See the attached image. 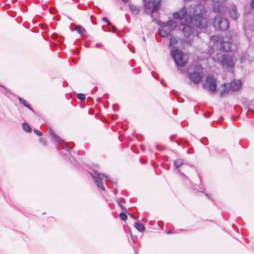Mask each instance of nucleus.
Instances as JSON below:
<instances>
[{"instance_id":"obj_13","label":"nucleus","mask_w":254,"mask_h":254,"mask_svg":"<svg viewBox=\"0 0 254 254\" xmlns=\"http://www.w3.org/2000/svg\"><path fill=\"white\" fill-rule=\"evenodd\" d=\"M242 83L240 80H234L231 82L230 84L231 89L232 91H237L241 87Z\"/></svg>"},{"instance_id":"obj_2","label":"nucleus","mask_w":254,"mask_h":254,"mask_svg":"<svg viewBox=\"0 0 254 254\" xmlns=\"http://www.w3.org/2000/svg\"><path fill=\"white\" fill-rule=\"evenodd\" d=\"M171 55L176 63L179 66L183 67L187 62V56L182 51L178 49H172Z\"/></svg>"},{"instance_id":"obj_24","label":"nucleus","mask_w":254,"mask_h":254,"mask_svg":"<svg viewBox=\"0 0 254 254\" xmlns=\"http://www.w3.org/2000/svg\"><path fill=\"white\" fill-rule=\"evenodd\" d=\"M23 129L26 132L31 131V128L30 126L26 123H24L22 124Z\"/></svg>"},{"instance_id":"obj_7","label":"nucleus","mask_w":254,"mask_h":254,"mask_svg":"<svg viewBox=\"0 0 254 254\" xmlns=\"http://www.w3.org/2000/svg\"><path fill=\"white\" fill-rule=\"evenodd\" d=\"M93 173L94 174L92 173H90V174L92 176L93 179H94V182L96 184L97 187L103 190H105V188L103 187L102 180L103 179V177H104L105 179H108V176H106L105 174H100L99 173H97L96 171H93Z\"/></svg>"},{"instance_id":"obj_35","label":"nucleus","mask_w":254,"mask_h":254,"mask_svg":"<svg viewBox=\"0 0 254 254\" xmlns=\"http://www.w3.org/2000/svg\"><path fill=\"white\" fill-rule=\"evenodd\" d=\"M251 6L252 7L254 8V0H253L252 3H251Z\"/></svg>"},{"instance_id":"obj_30","label":"nucleus","mask_w":254,"mask_h":254,"mask_svg":"<svg viewBox=\"0 0 254 254\" xmlns=\"http://www.w3.org/2000/svg\"><path fill=\"white\" fill-rule=\"evenodd\" d=\"M228 91L229 90H227L226 88L224 89L222 91H221V93H220L221 96L223 97L225 94H226V93H227L228 92Z\"/></svg>"},{"instance_id":"obj_14","label":"nucleus","mask_w":254,"mask_h":254,"mask_svg":"<svg viewBox=\"0 0 254 254\" xmlns=\"http://www.w3.org/2000/svg\"><path fill=\"white\" fill-rule=\"evenodd\" d=\"M232 46L230 42H225L223 40L221 44V49L225 52H229L232 50Z\"/></svg>"},{"instance_id":"obj_32","label":"nucleus","mask_w":254,"mask_h":254,"mask_svg":"<svg viewBox=\"0 0 254 254\" xmlns=\"http://www.w3.org/2000/svg\"><path fill=\"white\" fill-rule=\"evenodd\" d=\"M102 20L105 21V22H106L107 23V24L108 25H111V23L110 21H109L106 18L104 17V18H103L102 19Z\"/></svg>"},{"instance_id":"obj_22","label":"nucleus","mask_w":254,"mask_h":254,"mask_svg":"<svg viewBox=\"0 0 254 254\" xmlns=\"http://www.w3.org/2000/svg\"><path fill=\"white\" fill-rule=\"evenodd\" d=\"M18 99L20 103L23 104L25 106L28 107L30 110H33L32 108L29 105V104H28V103L25 100H24L21 97H18Z\"/></svg>"},{"instance_id":"obj_42","label":"nucleus","mask_w":254,"mask_h":254,"mask_svg":"<svg viewBox=\"0 0 254 254\" xmlns=\"http://www.w3.org/2000/svg\"><path fill=\"white\" fill-rule=\"evenodd\" d=\"M223 85V86H224V87H225V86H226V83H224Z\"/></svg>"},{"instance_id":"obj_6","label":"nucleus","mask_w":254,"mask_h":254,"mask_svg":"<svg viewBox=\"0 0 254 254\" xmlns=\"http://www.w3.org/2000/svg\"><path fill=\"white\" fill-rule=\"evenodd\" d=\"M216 79L213 76H208L205 82L203 84V87L204 88L214 92L216 90Z\"/></svg>"},{"instance_id":"obj_16","label":"nucleus","mask_w":254,"mask_h":254,"mask_svg":"<svg viewBox=\"0 0 254 254\" xmlns=\"http://www.w3.org/2000/svg\"><path fill=\"white\" fill-rule=\"evenodd\" d=\"M171 31L164 27L159 30V33L162 37H166L170 35Z\"/></svg>"},{"instance_id":"obj_9","label":"nucleus","mask_w":254,"mask_h":254,"mask_svg":"<svg viewBox=\"0 0 254 254\" xmlns=\"http://www.w3.org/2000/svg\"><path fill=\"white\" fill-rule=\"evenodd\" d=\"M143 0L145 2V7L150 9L151 13H153L159 8L160 1L159 0H150L148 1H146L145 0Z\"/></svg>"},{"instance_id":"obj_5","label":"nucleus","mask_w":254,"mask_h":254,"mask_svg":"<svg viewBox=\"0 0 254 254\" xmlns=\"http://www.w3.org/2000/svg\"><path fill=\"white\" fill-rule=\"evenodd\" d=\"M235 62L236 60L233 56L229 54H225L223 56L221 63L223 67H225L227 68H231L234 66Z\"/></svg>"},{"instance_id":"obj_31","label":"nucleus","mask_w":254,"mask_h":254,"mask_svg":"<svg viewBox=\"0 0 254 254\" xmlns=\"http://www.w3.org/2000/svg\"><path fill=\"white\" fill-rule=\"evenodd\" d=\"M39 141H40V142L44 145H45L46 144V140L43 138H41L40 139H39Z\"/></svg>"},{"instance_id":"obj_19","label":"nucleus","mask_w":254,"mask_h":254,"mask_svg":"<svg viewBox=\"0 0 254 254\" xmlns=\"http://www.w3.org/2000/svg\"><path fill=\"white\" fill-rule=\"evenodd\" d=\"M49 132L51 136L58 142L60 143L62 141V139L58 137L54 132V131L51 129V128H49Z\"/></svg>"},{"instance_id":"obj_41","label":"nucleus","mask_w":254,"mask_h":254,"mask_svg":"<svg viewBox=\"0 0 254 254\" xmlns=\"http://www.w3.org/2000/svg\"><path fill=\"white\" fill-rule=\"evenodd\" d=\"M205 195H206L208 198H209V196H208V195L207 193H205Z\"/></svg>"},{"instance_id":"obj_37","label":"nucleus","mask_w":254,"mask_h":254,"mask_svg":"<svg viewBox=\"0 0 254 254\" xmlns=\"http://www.w3.org/2000/svg\"><path fill=\"white\" fill-rule=\"evenodd\" d=\"M112 28H113V32H115L116 28L114 26H112Z\"/></svg>"},{"instance_id":"obj_36","label":"nucleus","mask_w":254,"mask_h":254,"mask_svg":"<svg viewBox=\"0 0 254 254\" xmlns=\"http://www.w3.org/2000/svg\"><path fill=\"white\" fill-rule=\"evenodd\" d=\"M0 86L4 90H5V91H7V89L5 87H4V86H2L1 85H0Z\"/></svg>"},{"instance_id":"obj_25","label":"nucleus","mask_w":254,"mask_h":254,"mask_svg":"<svg viewBox=\"0 0 254 254\" xmlns=\"http://www.w3.org/2000/svg\"><path fill=\"white\" fill-rule=\"evenodd\" d=\"M75 30L77 31V32L79 34L81 35H82L83 34L84 31H85V29L81 26L80 25L76 26Z\"/></svg>"},{"instance_id":"obj_11","label":"nucleus","mask_w":254,"mask_h":254,"mask_svg":"<svg viewBox=\"0 0 254 254\" xmlns=\"http://www.w3.org/2000/svg\"><path fill=\"white\" fill-rule=\"evenodd\" d=\"M229 13L230 17L234 20L237 19L240 16V14L238 12L237 7L234 4L230 6Z\"/></svg>"},{"instance_id":"obj_28","label":"nucleus","mask_w":254,"mask_h":254,"mask_svg":"<svg viewBox=\"0 0 254 254\" xmlns=\"http://www.w3.org/2000/svg\"><path fill=\"white\" fill-rule=\"evenodd\" d=\"M77 98L81 100H84L85 99V95L83 94L79 93L77 95Z\"/></svg>"},{"instance_id":"obj_33","label":"nucleus","mask_w":254,"mask_h":254,"mask_svg":"<svg viewBox=\"0 0 254 254\" xmlns=\"http://www.w3.org/2000/svg\"><path fill=\"white\" fill-rule=\"evenodd\" d=\"M64 149L68 152H69V150H70V148L68 147V146H66L65 148H64Z\"/></svg>"},{"instance_id":"obj_15","label":"nucleus","mask_w":254,"mask_h":254,"mask_svg":"<svg viewBox=\"0 0 254 254\" xmlns=\"http://www.w3.org/2000/svg\"><path fill=\"white\" fill-rule=\"evenodd\" d=\"M163 26L171 31L176 27L177 24L173 20H170L167 22L164 23Z\"/></svg>"},{"instance_id":"obj_1","label":"nucleus","mask_w":254,"mask_h":254,"mask_svg":"<svg viewBox=\"0 0 254 254\" xmlns=\"http://www.w3.org/2000/svg\"><path fill=\"white\" fill-rule=\"evenodd\" d=\"M180 27L185 37L186 38H189L188 39L184 41V42L186 43L187 46L190 47L193 42V39L191 37V36L192 35L193 29L190 25V21L185 19L181 23Z\"/></svg>"},{"instance_id":"obj_34","label":"nucleus","mask_w":254,"mask_h":254,"mask_svg":"<svg viewBox=\"0 0 254 254\" xmlns=\"http://www.w3.org/2000/svg\"><path fill=\"white\" fill-rule=\"evenodd\" d=\"M129 215L134 220L136 219V218L135 217H134L132 214H129Z\"/></svg>"},{"instance_id":"obj_27","label":"nucleus","mask_w":254,"mask_h":254,"mask_svg":"<svg viewBox=\"0 0 254 254\" xmlns=\"http://www.w3.org/2000/svg\"><path fill=\"white\" fill-rule=\"evenodd\" d=\"M123 200H122V201H118V203L119 205L120 206V207L121 208V209H122L123 210H124V211H126V212H127V209H126V208L124 206V205L122 204V203H123Z\"/></svg>"},{"instance_id":"obj_38","label":"nucleus","mask_w":254,"mask_h":254,"mask_svg":"<svg viewBox=\"0 0 254 254\" xmlns=\"http://www.w3.org/2000/svg\"><path fill=\"white\" fill-rule=\"evenodd\" d=\"M167 233H168V234H172V233H173V231H172L170 230V231H169L167 232Z\"/></svg>"},{"instance_id":"obj_10","label":"nucleus","mask_w":254,"mask_h":254,"mask_svg":"<svg viewBox=\"0 0 254 254\" xmlns=\"http://www.w3.org/2000/svg\"><path fill=\"white\" fill-rule=\"evenodd\" d=\"M188 77L194 84H197L200 82L202 75L199 72L194 71L189 73Z\"/></svg>"},{"instance_id":"obj_26","label":"nucleus","mask_w":254,"mask_h":254,"mask_svg":"<svg viewBox=\"0 0 254 254\" xmlns=\"http://www.w3.org/2000/svg\"><path fill=\"white\" fill-rule=\"evenodd\" d=\"M120 217L124 221H126L127 218V215L125 213H121L120 214Z\"/></svg>"},{"instance_id":"obj_40","label":"nucleus","mask_w":254,"mask_h":254,"mask_svg":"<svg viewBox=\"0 0 254 254\" xmlns=\"http://www.w3.org/2000/svg\"><path fill=\"white\" fill-rule=\"evenodd\" d=\"M123 1L126 3L128 1V0H123Z\"/></svg>"},{"instance_id":"obj_21","label":"nucleus","mask_w":254,"mask_h":254,"mask_svg":"<svg viewBox=\"0 0 254 254\" xmlns=\"http://www.w3.org/2000/svg\"><path fill=\"white\" fill-rule=\"evenodd\" d=\"M129 9L131 12L134 14H137L140 11V9L133 4H129Z\"/></svg>"},{"instance_id":"obj_4","label":"nucleus","mask_w":254,"mask_h":254,"mask_svg":"<svg viewBox=\"0 0 254 254\" xmlns=\"http://www.w3.org/2000/svg\"><path fill=\"white\" fill-rule=\"evenodd\" d=\"M192 25L199 28H205L207 26V19L199 15H195L192 18L190 19Z\"/></svg>"},{"instance_id":"obj_18","label":"nucleus","mask_w":254,"mask_h":254,"mask_svg":"<svg viewBox=\"0 0 254 254\" xmlns=\"http://www.w3.org/2000/svg\"><path fill=\"white\" fill-rule=\"evenodd\" d=\"M180 41H181V40L179 37H172L170 40V46L173 48H175Z\"/></svg>"},{"instance_id":"obj_8","label":"nucleus","mask_w":254,"mask_h":254,"mask_svg":"<svg viewBox=\"0 0 254 254\" xmlns=\"http://www.w3.org/2000/svg\"><path fill=\"white\" fill-rule=\"evenodd\" d=\"M215 4H213L214 10L218 13L223 14L226 10V7L223 5L227 0H211Z\"/></svg>"},{"instance_id":"obj_23","label":"nucleus","mask_w":254,"mask_h":254,"mask_svg":"<svg viewBox=\"0 0 254 254\" xmlns=\"http://www.w3.org/2000/svg\"><path fill=\"white\" fill-rule=\"evenodd\" d=\"M184 164V160L182 159H178L174 162L176 168H178Z\"/></svg>"},{"instance_id":"obj_3","label":"nucleus","mask_w":254,"mask_h":254,"mask_svg":"<svg viewBox=\"0 0 254 254\" xmlns=\"http://www.w3.org/2000/svg\"><path fill=\"white\" fill-rule=\"evenodd\" d=\"M213 26L216 29L220 30H226L229 27L227 19L222 18L220 15H216L214 18Z\"/></svg>"},{"instance_id":"obj_39","label":"nucleus","mask_w":254,"mask_h":254,"mask_svg":"<svg viewBox=\"0 0 254 254\" xmlns=\"http://www.w3.org/2000/svg\"><path fill=\"white\" fill-rule=\"evenodd\" d=\"M249 111L252 112L254 114V109H251L249 110Z\"/></svg>"},{"instance_id":"obj_12","label":"nucleus","mask_w":254,"mask_h":254,"mask_svg":"<svg viewBox=\"0 0 254 254\" xmlns=\"http://www.w3.org/2000/svg\"><path fill=\"white\" fill-rule=\"evenodd\" d=\"M187 7H184L179 11L174 13L173 14V17L177 19H182L187 15Z\"/></svg>"},{"instance_id":"obj_17","label":"nucleus","mask_w":254,"mask_h":254,"mask_svg":"<svg viewBox=\"0 0 254 254\" xmlns=\"http://www.w3.org/2000/svg\"><path fill=\"white\" fill-rule=\"evenodd\" d=\"M134 227L140 232H143L145 230V228L142 224L136 222L134 224Z\"/></svg>"},{"instance_id":"obj_29","label":"nucleus","mask_w":254,"mask_h":254,"mask_svg":"<svg viewBox=\"0 0 254 254\" xmlns=\"http://www.w3.org/2000/svg\"><path fill=\"white\" fill-rule=\"evenodd\" d=\"M34 132L36 134H37L38 136H41L42 135V132L41 131H40V130L37 129H34Z\"/></svg>"},{"instance_id":"obj_20","label":"nucleus","mask_w":254,"mask_h":254,"mask_svg":"<svg viewBox=\"0 0 254 254\" xmlns=\"http://www.w3.org/2000/svg\"><path fill=\"white\" fill-rule=\"evenodd\" d=\"M211 40L212 41L221 45L223 40V38L218 36H213L211 37Z\"/></svg>"}]
</instances>
